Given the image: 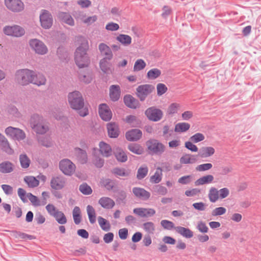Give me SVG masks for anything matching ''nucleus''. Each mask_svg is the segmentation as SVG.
Wrapping results in <instances>:
<instances>
[{"label":"nucleus","instance_id":"nucleus-1","mask_svg":"<svg viewBox=\"0 0 261 261\" xmlns=\"http://www.w3.org/2000/svg\"><path fill=\"white\" fill-rule=\"evenodd\" d=\"M15 79L16 82L22 86H27L32 83L39 86L45 85L46 81L42 74H37L34 71L28 69L17 70Z\"/></svg>","mask_w":261,"mask_h":261},{"label":"nucleus","instance_id":"nucleus-2","mask_svg":"<svg viewBox=\"0 0 261 261\" xmlns=\"http://www.w3.org/2000/svg\"><path fill=\"white\" fill-rule=\"evenodd\" d=\"M88 49V41L85 38L81 37L80 45L74 53L75 62L80 68L87 67L90 64V59L87 53Z\"/></svg>","mask_w":261,"mask_h":261},{"label":"nucleus","instance_id":"nucleus-3","mask_svg":"<svg viewBox=\"0 0 261 261\" xmlns=\"http://www.w3.org/2000/svg\"><path fill=\"white\" fill-rule=\"evenodd\" d=\"M68 100L70 107L78 111L81 116L85 117L89 114L88 109L84 107V99L80 92L74 91L70 92L68 95Z\"/></svg>","mask_w":261,"mask_h":261},{"label":"nucleus","instance_id":"nucleus-4","mask_svg":"<svg viewBox=\"0 0 261 261\" xmlns=\"http://www.w3.org/2000/svg\"><path fill=\"white\" fill-rule=\"evenodd\" d=\"M30 125L33 130L37 134H44L49 129L48 126L44 123L43 117L37 114L31 116Z\"/></svg>","mask_w":261,"mask_h":261},{"label":"nucleus","instance_id":"nucleus-5","mask_svg":"<svg viewBox=\"0 0 261 261\" xmlns=\"http://www.w3.org/2000/svg\"><path fill=\"white\" fill-rule=\"evenodd\" d=\"M3 32L6 35L18 38L24 35L25 30L18 25H6L3 28Z\"/></svg>","mask_w":261,"mask_h":261},{"label":"nucleus","instance_id":"nucleus-6","mask_svg":"<svg viewBox=\"0 0 261 261\" xmlns=\"http://www.w3.org/2000/svg\"><path fill=\"white\" fill-rule=\"evenodd\" d=\"M148 150L151 153L161 154L165 151V146L156 139H149L146 143Z\"/></svg>","mask_w":261,"mask_h":261},{"label":"nucleus","instance_id":"nucleus-7","mask_svg":"<svg viewBox=\"0 0 261 261\" xmlns=\"http://www.w3.org/2000/svg\"><path fill=\"white\" fill-rule=\"evenodd\" d=\"M59 169L65 175L71 176L74 173L76 166L70 160L64 159L60 161Z\"/></svg>","mask_w":261,"mask_h":261},{"label":"nucleus","instance_id":"nucleus-8","mask_svg":"<svg viewBox=\"0 0 261 261\" xmlns=\"http://www.w3.org/2000/svg\"><path fill=\"white\" fill-rule=\"evenodd\" d=\"M29 45L32 49L38 55H44L48 52V48L46 45L39 39H31L29 41Z\"/></svg>","mask_w":261,"mask_h":261},{"label":"nucleus","instance_id":"nucleus-9","mask_svg":"<svg viewBox=\"0 0 261 261\" xmlns=\"http://www.w3.org/2000/svg\"><path fill=\"white\" fill-rule=\"evenodd\" d=\"M145 115L149 120L157 122L162 118L163 113L161 110L153 106L145 110Z\"/></svg>","mask_w":261,"mask_h":261},{"label":"nucleus","instance_id":"nucleus-10","mask_svg":"<svg viewBox=\"0 0 261 261\" xmlns=\"http://www.w3.org/2000/svg\"><path fill=\"white\" fill-rule=\"evenodd\" d=\"M41 27L45 29L50 28L53 25V19L51 14L46 10H42L39 16Z\"/></svg>","mask_w":261,"mask_h":261},{"label":"nucleus","instance_id":"nucleus-11","mask_svg":"<svg viewBox=\"0 0 261 261\" xmlns=\"http://www.w3.org/2000/svg\"><path fill=\"white\" fill-rule=\"evenodd\" d=\"M154 89V87L149 84L139 86L137 89V95L141 101L145 100L147 96Z\"/></svg>","mask_w":261,"mask_h":261},{"label":"nucleus","instance_id":"nucleus-12","mask_svg":"<svg viewBox=\"0 0 261 261\" xmlns=\"http://www.w3.org/2000/svg\"><path fill=\"white\" fill-rule=\"evenodd\" d=\"M7 8L13 12H20L24 9V4L21 0H5Z\"/></svg>","mask_w":261,"mask_h":261},{"label":"nucleus","instance_id":"nucleus-13","mask_svg":"<svg viewBox=\"0 0 261 261\" xmlns=\"http://www.w3.org/2000/svg\"><path fill=\"white\" fill-rule=\"evenodd\" d=\"M98 113L101 119L105 121H109L112 119V112L106 103H101L99 105Z\"/></svg>","mask_w":261,"mask_h":261},{"label":"nucleus","instance_id":"nucleus-14","mask_svg":"<svg viewBox=\"0 0 261 261\" xmlns=\"http://www.w3.org/2000/svg\"><path fill=\"white\" fill-rule=\"evenodd\" d=\"M65 178L61 175L53 176L50 182V187L55 190H62L65 187Z\"/></svg>","mask_w":261,"mask_h":261},{"label":"nucleus","instance_id":"nucleus-15","mask_svg":"<svg viewBox=\"0 0 261 261\" xmlns=\"http://www.w3.org/2000/svg\"><path fill=\"white\" fill-rule=\"evenodd\" d=\"M133 213L140 218H148L154 216L155 211L152 208L138 207L134 208Z\"/></svg>","mask_w":261,"mask_h":261},{"label":"nucleus","instance_id":"nucleus-16","mask_svg":"<svg viewBox=\"0 0 261 261\" xmlns=\"http://www.w3.org/2000/svg\"><path fill=\"white\" fill-rule=\"evenodd\" d=\"M107 128L108 136L111 138H117L120 134L118 124L115 122L107 123Z\"/></svg>","mask_w":261,"mask_h":261},{"label":"nucleus","instance_id":"nucleus-17","mask_svg":"<svg viewBox=\"0 0 261 261\" xmlns=\"http://www.w3.org/2000/svg\"><path fill=\"white\" fill-rule=\"evenodd\" d=\"M142 136V131L138 128L132 129L125 133L126 140L132 142L137 141L141 138Z\"/></svg>","mask_w":261,"mask_h":261},{"label":"nucleus","instance_id":"nucleus-18","mask_svg":"<svg viewBox=\"0 0 261 261\" xmlns=\"http://www.w3.org/2000/svg\"><path fill=\"white\" fill-rule=\"evenodd\" d=\"M132 192L136 197L143 200H147L150 197V193L143 188L134 187Z\"/></svg>","mask_w":261,"mask_h":261},{"label":"nucleus","instance_id":"nucleus-19","mask_svg":"<svg viewBox=\"0 0 261 261\" xmlns=\"http://www.w3.org/2000/svg\"><path fill=\"white\" fill-rule=\"evenodd\" d=\"M74 151L78 161L81 164H85L87 162L88 156L86 150L79 147H75Z\"/></svg>","mask_w":261,"mask_h":261},{"label":"nucleus","instance_id":"nucleus-20","mask_svg":"<svg viewBox=\"0 0 261 261\" xmlns=\"http://www.w3.org/2000/svg\"><path fill=\"white\" fill-rule=\"evenodd\" d=\"M123 100L125 105L129 108L135 109L139 107V101L131 95H125Z\"/></svg>","mask_w":261,"mask_h":261},{"label":"nucleus","instance_id":"nucleus-21","mask_svg":"<svg viewBox=\"0 0 261 261\" xmlns=\"http://www.w3.org/2000/svg\"><path fill=\"white\" fill-rule=\"evenodd\" d=\"M79 76L80 81L86 84L91 83L93 79L92 71L88 68L86 69L83 72L82 71L79 72Z\"/></svg>","mask_w":261,"mask_h":261},{"label":"nucleus","instance_id":"nucleus-22","mask_svg":"<svg viewBox=\"0 0 261 261\" xmlns=\"http://www.w3.org/2000/svg\"><path fill=\"white\" fill-rule=\"evenodd\" d=\"M120 96V89L118 85H113L110 88V97L113 101L119 100Z\"/></svg>","mask_w":261,"mask_h":261},{"label":"nucleus","instance_id":"nucleus-23","mask_svg":"<svg viewBox=\"0 0 261 261\" xmlns=\"http://www.w3.org/2000/svg\"><path fill=\"white\" fill-rule=\"evenodd\" d=\"M98 49L101 54L106 56L104 58H107L108 60H112L113 53L109 46L103 43H101L99 44Z\"/></svg>","mask_w":261,"mask_h":261},{"label":"nucleus","instance_id":"nucleus-24","mask_svg":"<svg viewBox=\"0 0 261 261\" xmlns=\"http://www.w3.org/2000/svg\"><path fill=\"white\" fill-rule=\"evenodd\" d=\"M125 122L133 127H139L142 123L141 120L137 116L133 115L127 116L124 120Z\"/></svg>","mask_w":261,"mask_h":261},{"label":"nucleus","instance_id":"nucleus-25","mask_svg":"<svg viewBox=\"0 0 261 261\" xmlns=\"http://www.w3.org/2000/svg\"><path fill=\"white\" fill-rule=\"evenodd\" d=\"M98 203L106 209H111L115 205L114 201L108 197L100 198L98 200Z\"/></svg>","mask_w":261,"mask_h":261},{"label":"nucleus","instance_id":"nucleus-26","mask_svg":"<svg viewBox=\"0 0 261 261\" xmlns=\"http://www.w3.org/2000/svg\"><path fill=\"white\" fill-rule=\"evenodd\" d=\"M176 232L187 239L191 238L193 237V232L188 228L182 226H176L174 227Z\"/></svg>","mask_w":261,"mask_h":261},{"label":"nucleus","instance_id":"nucleus-27","mask_svg":"<svg viewBox=\"0 0 261 261\" xmlns=\"http://www.w3.org/2000/svg\"><path fill=\"white\" fill-rule=\"evenodd\" d=\"M99 146L100 152L103 156L109 157L111 155L112 148L109 144L101 141L99 142Z\"/></svg>","mask_w":261,"mask_h":261},{"label":"nucleus","instance_id":"nucleus-28","mask_svg":"<svg viewBox=\"0 0 261 261\" xmlns=\"http://www.w3.org/2000/svg\"><path fill=\"white\" fill-rule=\"evenodd\" d=\"M215 153V149L212 147H203L198 152L197 156L201 158H207L212 156Z\"/></svg>","mask_w":261,"mask_h":261},{"label":"nucleus","instance_id":"nucleus-29","mask_svg":"<svg viewBox=\"0 0 261 261\" xmlns=\"http://www.w3.org/2000/svg\"><path fill=\"white\" fill-rule=\"evenodd\" d=\"M12 236L17 239H21L23 240H31L35 238L34 236L30 234H27L24 232L17 230H12L11 231Z\"/></svg>","mask_w":261,"mask_h":261},{"label":"nucleus","instance_id":"nucleus-30","mask_svg":"<svg viewBox=\"0 0 261 261\" xmlns=\"http://www.w3.org/2000/svg\"><path fill=\"white\" fill-rule=\"evenodd\" d=\"M214 179V177L212 175H206L197 179L195 181L194 184L196 186H199L205 184H210L213 182Z\"/></svg>","mask_w":261,"mask_h":261},{"label":"nucleus","instance_id":"nucleus-31","mask_svg":"<svg viewBox=\"0 0 261 261\" xmlns=\"http://www.w3.org/2000/svg\"><path fill=\"white\" fill-rule=\"evenodd\" d=\"M13 171V165L9 161H4L0 163V172L9 173Z\"/></svg>","mask_w":261,"mask_h":261},{"label":"nucleus","instance_id":"nucleus-32","mask_svg":"<svg viewBox=\"0 0 261 261\" xmlns=\"http://www.w3.org/2000/svg\"><path fill=\"white\" fill-rule=\"evenodd\" d=\"M196 155L186 154L182 155L180 159V163L183 164H193L197 161Z\"/></svg>","mask_w":261,"mask_h":261},{"label":"nucleus","instance_id":"nucleus-33","mask_svg":"<svg viewBox=\"0 0 261 261\" xmlns=\"http://www.w3.org/2000/svg\"><path fill=\"white\" fill-rule=\"evenodd\" d=\"M127 148L130 151L138 155L142 154L144 152L142 146L137 143L129 144Z\"/></svg>","mask_w":261,"mask_h":261},{"label":"nucleus","instance_id":"nucleus-34","mask_svg":"<svg viewBox=\"0 0 261 261\" xmlns=\"http://www.w3.org/2000/svg\"><path fill=\"white\" fill-rule=\"evenodd\" d=\"M208 197L211 202H216L219 199V190L215 187H211L208 191Z\"/></svg>","mask_w":261,"mask_h":261},{"label":"nucleus","instance_id":"nucleus-35","mask_svg":"<svg viewBox=\"0 0 261 261\" xmlns=\"http://www.w3.org/2000/svg\"><path fill=\"white\" fill-rule=\"evenodd\" d=\"M115 156L118 162L124 163L127 160L126 153L121 149H117L114 152Z\"/></svg>","mask_w":261,"mask_h":261},{"label":"nucleus","instance_id":"nucleus-36","mask_svg":"<svg viewBox=\"0 0 261 261\" xmlns=\"http://www.w3.org/2000/svg\"><path fill=\"white\" fill-rule=\"evenodd\" d=\"M116 40L124 46L130 45L132 40L130 36L125 34H119L116 37Z\"/></svg>","mask_w":261,"mask_h":261},{"label":"nucleus","instance_id":"nucleus-37","mask_svg":"<svg viewBox=\"0 0 261 261\" xmlns=\"http://www.w3.org/2000/svg\"><path fill=\"white\" fill-rule=\"evenodd\" d=\"M162 169L161 167H158L153 175L151 176L150 181L152 183L158 184L162 180Z\"/></svg>","mask_w":261,"mask_h":261},{"label":"nucleus","instance_id":"nucleus-38","mask_svg":"<svg viewBox=\"0 0 261 261\" xmlns=\"http://www.w3.org/2000/svg\"><path fill=\"white\" fill-rule=\"evenodd\" d=\"M60 224H65L67 223V219L64 214L59 210L53 216Z\"/></svg>","mask_w":261,"mask_h":261},{"label":"nucleus","instance_id":"nucleus-39","mask_svg":"<svg viewBox=\"0 0 261 261\" xmlns=\"http://www.w3.org/2000/svg\"><path fill=\"white\" fill-rule=\"evenodd\" d=\"M109 61L107 58H102L99 62L100 69L105 73H108L111 70Z\"/></svg>","mask_w":261,"mask_h":261},{"label":"nucleus","instance_id":"nucleus-40","mask_svg":"<svg viewBox=\"0 0 261 261\" xmlns=\"http://www.w3.org/2000/svg\"><path fill=\"white\" fill-rule=\"evenodd\" d=\"M24 180L30 188L37 187L39 184V180L35 177L32 176H25L24 178Z\"/></svg>","mask_w":261,"mask_h":261},{"label":"nucleus","instance_id":"nucleus-41","mask_svg":"<svg viewBox=\"0 0 261 261\" xmlns=\"http://www.w3.org/2000/svg\"><path fill=\"white\" fill-rule=\"evenodd\" d=\"M98 222L101 228L105 231H108L111 229V225L108 221L101 216L98 217Z\"/></svg>","mask_w":261,"mask_h":261},{"label":"nucleus","instance_id":"nucleus-42","mask_svg":"<svg viewBox=\"0 0 261 261\" xmlns=\"http://www.w3.org/2000/svg\"><path fill=\"white\" fill-rule=\"evenodd\" d=\"M87 212L89 220L91 224H94L96 221V213L93 207L90 205L87 206Z\"/></svg>","mask_w":261,"mask_h":261},{"label":"nucleus","instance_id":"nucleus-43","mask_svg":"<svg viewBox=\"0 0 261 261\" xmlns=\"http://www.w3.org/2000/svg\"><path fill=\"white\" fill-rule=\"evenodd\" d=\"M100 184L101 186L105 188L108 191L112 190L115 185L114 181L109 178L101 179Z\"/></svg>","mask_w":261,"mask_h":261},{"label":"nucleus","instance_id":"nucleus-44","mask_svg":"<svg viewBox=\"0 0 261 261\" xmlns=\"http://www.w3.org/2000/svg\"><path fill=\"white\" fill-rule=\"evenodd\" d=\"M112 172L115 174L117 177L119 176H128L129 175V172L126 171L124 168H121L119 167L114 168Z\"/></svg>","mask_w":261,"mask_h":261},{"label":"nucleus","instance_id":"nucleus-45","mask_svg":"<svg viewBox=\"0 0 261 261\" xmlns=\"http://www.w3.org/2000/svg\"><path fill=\"white\" fill-rule=\"evenodd\" d=\"M38 141L41 145L46 147H50L53 145L51 139L49 136L39 137Z\"/></svg>","mask_w":261,"mask_h":261},{"label":"nucleus","instance_id":"nucleus-46","mask_svg":"<svg viewBox=\"0 0 261 261\" xmlns=\"http://www.w3.org/2000/svg\"><path fill=\"white\" fill-rule=\"evenodd\" d=\"M190 127V124L186 122L178 123L175 125L174 130L176 132H185Z\"/></svg>","mask_w":261,"mask_h":261},{"label":"nucleus","instance_id":"nucleus-47","mask_svg":"<svg viewBox=\"0 0 261 261\" xmlns=\"http://www.w3.org/2000/svg\"><path fill=\"white\" fill-rule=\"evenodd\" d=\"M161 74V71L158 68H153L149 70L147 73V77L150 80H154Z\"/></svg>","mask_w":261,"mask_h":261},{"label":"nucleus","instance_id":"nucleus-48","mask_svg":"<svg viewBox=\"0 0 261 261\" xmlns=\"http://www.w3.org/2000/svg\"><path fill=\"white\" fill-rule=\"evenodd\" d=\"M148 172V168L147 166L140 167L137 171V178L139 180L144 178L147 175Z\"/></svg>","mask_w":261,"mask_h":261},{"label":"nucleus","instance_id":"nucleus-49","mask_svg":"<svg viewBox=\"0 0 261 261\" xmlns=\"http://www.w3.org/2000/svg\"><path fill=\"white\" fill-rule=\"evenodd\" d=\"M19 161L22 168H28L30 164L31 161L25 154H21L19 156Z\"/></svg>","mask_w":261,"mask_h":261},{"label":"nucleus","instance_id":"nucleus-50","mask_svg":"<svg viewBox=\"0 0 261 261\" xmlns=\"http://www.w3.org/2000/svg\"><path fill=\"white\" fill-rule=\"evenodd\" d=\"M79 191L84 195H88L92 193V189L86 182L80 185Z\"/></svg>","mask_w":261,"mask_h":261},{"label":"nucleus","instance_id":"nucleus-51","mask_svg":"<svg viewBox=\"0 0 261 261\" xmlns=\"http://www.w3.org/2000/svg\"><path fill=\"white\" fill-rule=\"evenodd\" d=\"M126 193L123 190L119 191L116 196V201L119 204H125L126 200Z\"/></svg>","mask_w":261,"mask_h":261},{"label":"nucleus","instance_id":"nucleus-52","mask_svg":"<svg viewBox=\"0 0 261 261\" xmlns=\"http://www.w3.org/2000/svg\"><path fill=\"white\" fill-rule=\"evenodd\" d=\"M142 228L149 234H153L155 230L154 223L152 222H147L143 223Z\"/></svg>","mask_w":261,"mask_h":261},{"label":"nucleus","instance_id":"nucleus-53","mask_svg":"<svg viewBox=\"0 0 261 261\" xmlns=\"http://www.w3.org/2000/svg\"><path fill=\"white\" fill-rule=\"evenodd\" d=\"M146 64L143 59H138L135 63L134 66V70L135 71H138L143 69Z\"/></svg>","mask_w":261,"mask_h":261},{"label":"nucleus","instance_id":"nucleus-54","mask_svg":"<svg viewBox=\"0 0 261 261\" xmlns=\"http://www.w3.org/2000/svg\"><path fill=\"white\" fill-rule=\"evenodd\" d=\"M25 138L24 132L18 128H16L13 139L18 141L23 140Z\"/></svg>","mask_w":261,"mask_h":261},{"label":"nucleus","instance_id":"nucleus-55","mask_svg":"<svg viewBox=\"0 0 261 261\" xmlns=\"http://www.w3.org/2000/svg\"><path fill=\"white\" fill-rule=\"evenodd\" d=\"M2 149L8 154L11 155L14 153L13 150L11 148L8 141L0 144Z\"/></svg>","mask_w":261,"mask_h":261},{"label":"nucleus","instance_id":"nucleus-56","mask_svg":"<svg viewBox=\"0 0 261 261\" xmlns=\"http://www.w3.org/2000/svg\"><path fill=\"white\" fill-rule=\"evenodd\" d=\"M27 196L34 206H38L41 205L40 200L37 196L33 195L31 193H28Z\"/></svg>","mask_w":261,"mask_h":261},{"label":"nucleus","instance_id":"nucleus-57","mask_svg":"<svg viewBox=\"0 0 261 261\" xmlns=\"http://www.w3.org/2000/svg\"><path fill=\"white\" fill-rule=\"evenodd\" d=\"M161 226L165 229L171 230L175 227L174 223L170 221L167 220H163L161 222Z\"/></svg>","mask_w":261,"mask_h":261},{"label":"nucleus","instance_id":"nucleus-58","mask_svg":"<svg viewBox=\"0 0 261 261\" xmlns=\"http://www.w3.org/2000/svg\"><path fill=\"white\" fill-rule=\"evenodd\" d=\"M204 138V136L202 134L198 133L191 136L190 139L193 143H196L203 141Z\"/></svg>","mask_w":261,"mask_h":261},{"label":"nucleus","instance_id":"nucleus-59","mask_svg":"<svg viewBox=\"0 0 261 261\" xmlns=\"http://www.w3.org/2000/svg\"><path fill=\"white\" fill-rule=\"evenodd\" d=\"M213 167L211 163H205L198 165L196 170L199 172L205 171L211 169Z\"/></svg>","mask_w":261,"mask_h":261},{"label":"nucleus","instance_id":"nucleus-60","mask_svg":"<svg viewBox=\"0 0 261 261\" xmlns=\"http://www.w3.org/2000/svg\"><path fill=\"white\" fill-rule=\"evenodd\" d=\"M226 212V209L224 207H216L213 210L212 215L213 216H221L224 214Z\"/></svg>","mask_w":261,"mask_h":261},{"label":"nucleus","instance_id":"nucleus-61","mask_svg":"<svg viewBox=\"0 0 261 261\" xmlns=\"http://www.w3.org/2000/svg\"><path fill=\"white\" fill-rule=\"evenodd\" d=\"M156 89L158 95L161 96L166 92L167 91V87L165 84L159 83L157 85Z\"/></svg>","mask_w":261,"mask_h":261},{"label":"nucleus","instance_id":"nucleus-62","mask_svg":"<svg viewBox=\"0 0 261 261\" xmlns=\"http://www.w3.org/2000/svg\"><path fill=\"white\" fill-rule=\"evenodd\" d=\"M197 228L202 233H206L208 230V228L206 226V224L202 221L198 222Z\"/></svg>","mask_w":261,"mask_h":261},{"label":"nucleus","instance_id":"nucleus-63","mask_svg":"<svg viewBox=\"0 0 261 261\" xmlns=\"http://www.w3.org/2000/svg\"><path fill=\"white\" fill-rule=\"evenodd\" d=\"M1 187L6 195H11L13 194V189L11 186L4 184L2 185Z\"/></svg>","mask_w":261,"mask_h":261},{"label":"nucleus","instance_id":"nucleus-64","mask_svg":"<svg viewBox=\"0 0 261 261\" xmlns=\"http://www.w3.org/2000/svg\"><path fill=\"white\" fill-rule=\"evenodd\" d=\"M229 194V190L227 188H223L219 190V198L221 199H224Z\"/></svg>","mask_w":261,"mask_h":261}]
</instances>
